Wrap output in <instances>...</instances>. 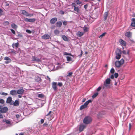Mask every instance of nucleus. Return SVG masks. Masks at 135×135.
<instances>
[{"mask_svg":"<svg viewBox=\"0 0 135 135\" xmlns=\"http://www.w3.org/2000/svg\"><path fill=\"white\" fill-rule=\"evenodd\" d=\"M92 120L91 117L89 116H87L85 117L83 120V122L85 124H88L90 123Z\"/></svg>","mask_w":135,"mask_h":135,"instance_id":"obj_1","label":"nucleus"},{"mask_svg":"<svg viewBox=\"0 0 135 135\" xmlns=\"http://www.w3.org/2000/svg\"><path fill=\"white\" fill-rule=\"evenodd\" d=\"M124 61L123 59H122L120 61H116L115 63L116 67L118 68H120L124 63Z\"/></svg>","mask_w":135,"mask_h":135,"instance_id":"obj_2","label":"nucleus"},{"mask_svg":"<svg viewBox=\"0 0 135 135\" xmlns=\"http://www.w3.org/2000/svg\"><path fill=\"white\" fill-rule=\"evenodd\" d=\"M54 114L53 112H52L51 111H50L46 115V116L47 117V118L49 120H51L54 117Z\"/></svg>","mask_w":135,"mask_h":135,"instance_id":"obj_3","label":"nucleus"},{"mask_svg":"<svg viewBox=\"0 0 135 135\" xmlns=\"http://www.w3.org/2000/svg\"><path fill=\"white\" fill-rule=\"evenodd\" d=\"M52 88L55 91H56L57 89V83L56 82H53L52 83Z\"/></svg>","mask_w":135,"mask_h":135,"instance_id":"obj_4","label":"nucleus"},{"mask_svg":"<svg viewBox=\"0 0 135 135\" xmlns=\"http://www.w3.org/2000/svg\"><path fill=\"white\" fill-rule=\"evenodd\" d=\"M8 110V108L7 107H4L2 108L0 110V112L1 113H6Z\"/></svg>","mask_w":135,"mask_h":135,"instance_id":"obj_5","label":"nucleus"},{"mask_svg":"<svg viewBox=\"0 0 135 135\" xmlns=\"http://www.w3.org/2000/svg\"><path fill=\"white\" fill-rule=\"evenodd\" d=\"M4 60L6 61L4 62V63L6 64L10 63L11 61V59L7 56L5 57H4Z\"/></svg>","mask_w":135,"mask_h":135,"instance_id":"obj_6","label":"nucleus"},{"mask_svg":"<svg viewBox=\"0 0 135 135\" xmlns=\"http://www.w3.org/2000/svg\"><path fill=\"white\" fill-rule=\"evenodd\" d=\"M3 121L5 122L8 125L7 127H10L12 126V124L10 120H6V119H4Z\"/></svg>","mask_w":135,"mask_h":135,"instance_id":"obj_7","label":"nucleus"},{"mask_svg":"<svg viewBox=\"0 0 135 135\" xmlns=\"http://www.w3.org/2000/svg\"><path fill=\"white\" fill-rule=\"evenodd\" d=\"M24 20L26 22H34L36 20L34 18H26L24 19Z\"/></svg>","mask_w":135,"mask_h":135,"instance_id":"obj_8","label":"nucleus"},{"mask_svg":"<svg viewBox=\"0 0 135 135\" xmlns=\"http://www.w3.org/2000/svg\"><path fill=\"white\" fill-rule=\"evenodd\" d=\"M12 98L11 97H9L7 99L6 103H9L11 105H13V103L12 102Z\"/></svg>","mask_w":135,"mask_h":135,"instance_id":"obj_9","label":"nucleus"},{"mask_svg":"<svg viewBox=\"0 0 135 135\" xmlns=\"http://www.w3.org/2000/svg\"><path fill=\"white\" fill-rule=\"evenodd\" d=\"M32 61H36L37 62L41 61L40 59L33 56H32Z\"/></svg>","mask_w":135,"mask_h":135,"instance_id":"obj_10","label":"nucleus"},{"mask_svg":"<svg viewBox=\"0 0 135 135\" xmlns=\"http://www.w3.org/2000/svg\"><path fill=\"white\" fill-rule=\"evenodd\" d=\"M86 126L83 124H81L80 125L79 127V130L80 132L83 131V130L85 128Z\"/></svg>","mask_w":135,"mask_h":135,"instance_id":"obj_11","label":"nucleus"},{"mask_svg":"<svg viewBox=\"0 0 135 135\" xmlns=\"http://www.w3.org/2000/svg\"><path fill=\"white\" fill-rule=\"evenodd\" d=\"M20 13L25 15L27 16H28L30 15L25 10H21L20 11Z\"/></svg>","mask_w":135,"mask_h":135,"instance_id":"obj_12","label":"nucleus"},{"mask_svg":"<svg viewBox=\"0 0 135 135\" xmlns=\"http://www.w3.org/2000/svg\"><path fill=\"white\" fill-rule=\"evenodd\" d=\"M125 35L128 38H131L132 37V33L130 31L127 32L125 33Z\"/></svg>","mask_w":135,"mask_h":135,"instance_id":"obj_13","label":"nucleus"},{"mask_svg":"<svg viewBox=\"0 0 135 135\" xmlns=\"http://www.w3.org/2000/svg\"><path fill=\"white\" fill-rule=\"evenodd\" d=\"M57 21V18L56 17H54L51 18L50 21V22L51 24H54Z\"/></svg>","mask_w":135,"mask_h":135,"instance_id":"obj_14","label":"nucleus"},{"mask_svg":"<svg viewBox=\"0 0 135 135\" xmlns=\"http://www.w3.org/2000/svg\"><path fill=\"white\" fill-rule=\"evenodd\" d=\"M50 37V35L48 34H45L41 36L42 39L45 40H47L49 39Z\"/></svg>","mask_w":135,"mask_h":135,"instance_id":"obj_15","label":"nucleus"},{"mask_svg":"<svg viewBox=\"0 0 135 135\" xmlns=\"http://www.w3.org/2000/svg\"><path fill=\"white\" fill-rule=\"evenodd\" d=\"M119 42L122 46H125L126 45V42L122 39H120L119 40Z\"/></svg>","mask_w":135,"mask_h":135,"instance_id":"obj_16","label":"nucleus"},{"mask_svg":"<svg viewBox=\"0 0 135 135\" xmlns=\"http://www.w3.org/2000/svg\"><path fill=\"white\" fill-rule=\"evenodd\" d=\"M24 91V90L23 89H18L17 91V94L22 95Z\"/></svg>","mask_w":135,"mask_h":135,"instance_id":"obj_17","label":"nucleus"},{"mask_svg":"<svg viewBox=\"0 0 135 135\" xmlns=\"http://www.w3.org/2000/svg\"><path fill=\"white\" fill-rule=\"evenodd\" d=\"M10 94L12 95H16L17 94V91L15 90H11L10 91Z\"/></svg>","mask_w":135,"mask_h":135,"instance_id":"obj_18","label":"nucleus"},{"mask_svg":"<svg viewBox=\"0 0 135 135\" xmlns=\"http://www.w3.org/2000/svg\"><path fill=\"white\" fill-rule=\"evenodd\" d=\"M74 10L76 12V14H79L80 12V10H79V8L78 7H75L74 8Z\"/></svg>","mask_w":135,"mask_h":135,"instance_id":"obj_19","label":"nucleus"},{"mask_svg":"<svg viewBox=\"0 0 135 135\" xmlns=\"http://www.w3.org/2000/svg\"><path fill=\"white\" fill-rule=\"evenodd\" d=\"M122 51L120 49H117L115 51V54H121Z\"/></svg>","mask_w":135,"mask_h":135,"instance_id":"obj_20","label":"nucleus"},{"mask_svg":"<svg viewBox=\"0 0 135 135\" xmlns=\"http://www.w3.org/2000/svg\"><path fill=\"white\" fill-rule=\"evenodd\" d=\"M13 104L15 106H18L19 105V102L18 100H16L13 103Z\"/></svg>","mask_w":135,"mask_h":135,"instance_id":"obj_21","label":"nucleus"},{"mask_svg":"<svg viewBox=\"0 0 135 135\" xmlns=\"http://www.w3.org/2000/svg\"><path fill=\"white\" fill-rule=\"evenodd\" d=\"M35 81L36 82L40 83L41 81V79L40 77L38 76L36 77Z\"/></svg>","mask_w":135,"mask_h":135,"instance_id":"obj_22","label":"nucleus"},{"mask_svg":"<svg viewBox=\"0 0 135 135\" xmlns=\"http://www.w3.org/2000/svg\"><path fill=\"white\" fill-rule=\"evenodd\" d=\"M108 14V12H106L104 13V14L103 18L104 20H105L107 19Z\"/></svg>","mask_w":135,"mask_h":135,"instance_id":"obj_23","label":"nucleus"},{"mask_svg":"<svg viewBox=\"0 0 135 135\" xmlns=\"http://www.w3.org/2000/svg\"><path fill=\"white\" fill-rule=\"evenodd\" d=\"M56 26L57 27H60L62 25V23L61 21H58L56 23Z\"/></svg>","mask_w":135,"mask_h":135,"instance_id":"obj_24","label":"nucleus"},{"mask_svg":"<svg viewBox=\"0 0 135 135\" xmlns=\"http://www.w3.org/2000/svg\"><path fill=\"white\" fill-rule=\"evenodd\" d=\"M84 34V33L80 31H78L76 33V35L78 37H81Z\"/></svg>","mask_w":135,"mask_h":135,"instance_id":"obj_25","label":"nucleus"},{"mask_svg":"<svg viewBox=\"0 0 135 135\" xmlns=\"http://www.w3.org/2000/svg\"><path fill=\"white\" fill-rule=\"evenodd\" d=\"M105 83L106 84L109 85L110 84V79L109 78H107L105 81Z\"/></svg>","mask_w":135,"mask_h":135,"instance_id":"obj_26","label":"nucleus"},{"mask_svg":"<svg viewBox=\"0 0 135 135\" xmlns=\"http://www.w3.org/2000/svg\"><path fill=\"white\" fill-rule=\"evenodd\" d=\"M121 54H115V58L117 59H119L121 57Z\"/></svg>","mask_w":135,"mask_h":135,"instance_id":"obj_27","label":"nucleus"},{"mask_svg":"<svg viewBox=\"0 0 135 135\" xmlns=\"http://www.w3.org/2000/svg\"><path fill=\"white\" fill-rule=\"evenodd\" d=\"M11 26L12 28L14 29H16L17 27V25L14 23H12Z\"/></svg>","mask_w":135,"mask_h":135,"instance_id":"obj_28","label":"nucleus"},{"mask_svg":"<svg viewBox=\"0 0 135 135\" xmlns=\"http://www.w3.org/2000/svg\"><path fill=\"white\" fill-rule=\"evenodd\" d=\"M62 38L65 41H66L68 40L67 37L64 35H62Z\"/></svg>","mask_w":135,"mask_h":135,"instance_id":"obj_29","label":"nucleus"},{"mask_svg":"<svg viewBox=\"0 0 135 135\" xmlns=\"http://www.w3.org/2000/svg\"><path fill=\"white\" fill-rule=\"evenodd\" d=\"M44 97V95L42 94H39L38 95V98H43Z\"/></svg>","mask_w":135,"mask_h":135,"instance_id":"obj_30","label":"nucleus"},{"mask_svg":"<svg viewBox=\"0 0 135 135\" xmlns=\"http://www.w3.org/2000/svg\"><path fill=\"white\" fill-rule=\"evenodd\" d=\"M66 59L68 61H72V58L71 57H69V56H67L66 57Z\"/></svg>","mask_w":135,"mask_h":135,"instance_id":"obj_31","label":"nucleus"},{"mask_svg":"<svg viewBox=\"0 0 135 135\" xmlns=\"http://www.w3.org/2000/svg\"><path fill=\"white\" fill-rule=\"evenodd\" d=\"M98 94V92L95 93L92 96L93 98H94L96 97Z\"/></svg>","mask_w":135,"mask_h":135,"instance_id":"obj_32","label":"nucleus"},{"mask_svg":"<svg viewBox=\"0 0 135 135\" xmlns=\"http://www.w3.org/2000/svg\"><path fill=\"white\" fill-rule=\"evenodd\" d=\"M86 107H85L84 105H83L81 106L80 107V110H82L83 109H84V108H86Z\"/></svg>","mask_w":135,"mask_h":135,"instance_id":"obj_33","label":"nucleus"},{"mask_svg":"<svg viewBox=\"0 0 135 135\" xmlns=\"http://www.w3.org/2000/svg\"><path fill=\"white\" fill-rule=\"evenodd\" d=\"M75 2L77 4H80L82 3V2L79 0H76L75 1Z\"/></svg>","mask_w":135,"mask_h":135,"instance_id":"obj_34","label":"nucleus"},{"mask_svg":"<svg viewBox=\"0 0 135 135\" xmlns=\"http://www.w3.org/2000/svg\"><path fill=\"white\" fill-rule=\"evenodd\" d=\"M73 73L71 72L69 73L67 75L66 77H71L72 76Z\"/></svg>","mask_w":135,"mask_h":135,"instance_id":"obj_35","label":"nucleus"},{"mask_svg":"<svg viewBox=\"0 0 135 135\" xmlns=\"http://www.w3.org/2000/svg\"><path fill=\"white\" fill-rule=\"evenodd\" d=\"M92 102V101L90 99L88 100L85 103L86 104L88 105V104L90 103H91Z\"/></svg>","mask_w":135,"mask_h":135,"instance_id":"obj_36","label":"nucleus"},{"mask_svg":"<svg viewBox=\"0 0 135 135\" xmlns=\"http://www.w3.org/2000/svg\"><path fill=\"white\" fill-rule=\"evenodd\" d=\"M106 34V32H105L103 33L101 35H100V36H99V38H102L104 36L105 34Z\"/></svg>","mask_w":135,"mask_h":135,"instance_id":"obj_37","label":"nucleus"},{"mask_svg":"<svg viewBox=\"0 0 135 135\" xmlns=\"http://www.w3.org/2000/svg\"><path fill=\"white\" fill-rule=\"evenodd\" d=\"M0 94L4 95H8L7 93H4L3 92H1L0 93Z\"/></svg>","mask_w":135,"mask_h":135,"instance_id":"obj_38","label":"nucleus"},{"mask_svg":"<svg viewBox=\"0 0 135 135\" xmlns=\"http://www.w3.org/2000/svg\"><path fill=\"white\" fill-rule=\"evenodd\" d=\"M114 69L113 68H112L110 70V72L112 74H113L114 72Z\"/></svg>","mask_w":135,"mask_h":135,"instance_id":"obj_39","label":"nucleus"},{"mask_svg":"<svg viewBox=\"0 0 135 135\" xmlns=\"http://www.w3.org/2000/svg\"><path fill=\"white\" fill-rule=\"evenodd\" d=\"M54 33L55 34L57 35L59 34V31L58 30H54Z\"/></svg>","mask_w":135,"mask_h":135,"instance_id":"obj_40","label":"nucleus"},{"mask_svg":"<svg viewBox=\"0 0 135 135\" xmlns=\"http://www.w3.org/2000/svg\"><path fill=\"white\" fill-rule=\"evenodd\" d=\"M131 26L133 27H135V22H132Z\"/></svg>","mask_w":135,"mask_h":135,"instance_id":"obj_41","label":"nucleus"},{"mask_svg":"<svg viewBox=\"0 0 135 135\" xmlns=\"http://www.w3.org/2000/svg\"><path fill=\"white\" fill-rule=\"evenodd\" d=\"M4 102V100L3 99H0V103L2 104H3Z\"/></svg>","mask_w":135,"mask_h":135,"instance_id":"obj_42","label":"nucleus"},{"mask_svg":"<svg viewBox=\"0 0 135 135\" xmlns=\"http://www.w3.org/2000/svg\"><path fill=\"white\" fill-rule=\"evenodd\" d=\"M26 32L28 33L29 34H30L32 32L31 31H30V30H28V29L26 30Z\"/></svg>","mask_w":135,"mask_h":135,"instance_id":"obj_43","label":"nucleus"},{"mask_svg":"<svg viewBox=\"0 0 135 135\" xmlns=\"http://www.w3.org/2000/svg\"><path fill=\"white\" fill-rule=\"evenodd\" d=\"M15 46L16 47V48H17L18 47L19 45V43L18 42L15 43Z\"/></svg>","mask_w":135,"mask_h":135,"instance_id":"obj_44","label":"nucleus"},{"mask_svg":"<svg viewBox=\"0 0 135 135\" xmlns=\"http://www.w3.org/2000/svg\"><path fill=\"white\" fill-rule=\"evenodd\" d=\"M67 22L68 21H64L62 22L63 24L65 26L67 25Z\"/></svg>","mask_w":135,"mask_h":135,"instance_id":"obj_45","label":"nucleus"},{"mask_svg":"<svg viewBox=\"0 0 135 135\" xmlns=\"http://www.w3.org/2000/svg\"><path fill=\"white\" fill-rule=\"evenodd\" d=\"M10 30L11 31L12 33L14 35L15 34V32L13 30V29H10Z\"/></svg>","mask_w":135,"mask_h":135,"instance_id":"obj_46","label":"nucleus"},{"mask_svg":"<svg viewBox=\"0 0 135 135\" xmlns=\"http://www.w3.org/2000/svg\"><path fill=\"white\" fill-rule=\"evenodd\" d=\"M58 85L60 87H61L62 85V83L61 82H59L58 84Z\"/></svg>","mask_w":135,"mask_h":135,"instance_id":"obj_47","label":"nucleus"},{"mask_svg":"<svg viewBox=\"0 0 135 135\" xmlns=\"http://www.w3.org/2000/svg\"><path fill=\"white\" fill-rule=\"evenodd\" d=\"M114 76L115 78H117L118 76V74L117 73H115L114 74Z\"/></svg>","mask_w":135,"mask_h":135,"instance_id":"obj_48","label":"nucleus"},{"mask_svg":"<svg viewBox=\"0 0 135 135\" xmlns=\"http://www.w3.org/2000/svg\"><path fill=\"white\" fill-rule=\"evenodd\" d=\"M60 13L62 15H64L65 13V12L62 10H61L60 11Z\"/></svg>","mask_w":135,"mask_h":135,"instance_id":"obj_49","label":"nucleus"},{"mask_svg":"<svg viewBox=\"0 0 135 135\" xmlns=\"http://www.w3.org/2000/svg\"><path fill=\"white\" fill-rule=\"evenodd\" d=\"M72 5L74 8L75 7H76V6L77 5L75 3H72Z\"/></svg>","mask_w":135,"mask_h":135,"instance_id":"obj_50","label":"nucleus"},{"mask_svg":"<svg viewBox=\"0 0 135 135\" xmlns=\"http://www.w3.org/2000/svg\"><path fill=\"white\" fill-rule=\"evenodd\" d=\"M81 53L79 55V56L80 57H81L83 54V51L81 50Z\"/></svg>","mask_w":135,"mask_h":135,"instance_id":"obj_51","label":"nucleus"},{"mask_svg":"<svg viewBox=\"0 0 135 135\" xmlns=\"http://www.w3.org/2000/svg\"><path fill=\"white\" fill-rule=\"evenodd\" d=\"M129 131H130L131 130V126H132L131 124V123H129Z\"/></svg>","mask_w":135,"mask_h":135,"instance_id":"obj_52","label":"nucleus"},{"mask_svg":"<svg viewBox=\"0 0 135 135\" xmlns=\"http://www.w3.org/2000/svg\"><path fill=\"white\" fill-rule=\"evenodd\" d=\"M101 89V87L100 86H99L98 87V88L97 89V91H100Z\"/></svg>","mask_w":135,"mask_h":135,"instance_id":"obj_53","label":"nucleus"},{"mask_svg":"<svg viewBox=\"0 0 135 135\" xmlns=\"http://www.w3.org/2000/svg\"><path fill=\"white\" fill-rule=\"evenodd\" d=\"M16 118L17 119L19 118L20 117V115L19 114H17L16 115Z\"/></svg>","mask_w":135,"mask_h":135,"instance_id":"obj_54","label":"nucleus"},{"mask_svg":"<svg viewBox=\"0 0 135 135\" xmlns=\"http://www.w3.org/2000/svg\"><path fill=\"white\" fill-rule=\"evenodd\" d=\"M4 24L6 25H8L9 24V23L8 21H6L4 22Z\"/></svg>","mask_w":135,"mask_h":135,"instance_id":"obj_55","label":"nucleus"},{"mask_svg":"<svg viewBox=\"0 0 135 135\" xmlns=\"http://www.w3.org/2000/svg\"><path fill=\"white\" fill-rule=\"evenodd\" d=\"M88 6V5H87V4H86L84 6V8L85 9H86Z\"/></svg>","mask_w":135,"mask_h":135,"instance_id":"obj_56","label":"nucleus"},{"mask_svg":"<svg viewBox=\"0 0 135 135\" xmlns=\"http://www.w3.org/2000/svg\"><path fill=\"white\" fill-rule=\"evenodd\" d=\"M110 78L112 79H113L114 78V76L113 74H112L110 76Z\"/></svg>","mask_w":135,"mask_h":135,"instance_id":"obj_57","label":"nucleus"},{"mask_svg":"<svg viewBox=\"0 0 135 135\" xmlns=\"http://www.w3.org/2000/svg\"><path fill=\"white\" fill-rule=\"evenodd\" d=\"M70 54L66 52H65L64 53V55H69Z\"/></svg>","mask_w":135,"mask_h":135,"instance_id":"obj_58","label":"nucleus"},{"mask_svg":"<svg viewBox=\"0 0 135 135\" xmlns=\"http://www.w3.org/2000/svg\"><path fill=\"white\" fill-rule=\"evenodd\" d=\"M122 53L124 54H126V52L125 50H123V51H122Z\"/></svg>","mask_w":135,"mask_h":135,"instance_id":"obj_59","label":"nucleus"},{"mask_svg":"<svg viewBox=\"0 0 135 135\" xmlns=\"http://www.w3.org/2000/svg\"><path fill=\"white\" fill-rule=\"evenodd\" d=\"M3 118V116L1 114L0 112V119Z\"/></svg>","mask_w":135,"mask_h":135,"instance_id":"obj_60","label":"nucleus"},{"mask_svg":"<svg viewBox=\"0 0 135 135\" xmlns=\"http://www.w3.org/2000/svg\"><path fill=\"white\" fill-rule=\"evenodd\" d=\"M131 20L132 21V22H135V18H132L131 19Z\"/></svg>","mask_w":135,"mask_h":135,"instance_id":"obj_61","label":"nucleus"},{"mask_svg":"<svg viewBox=\"0 0 135 135\" xmlns=\"http://www.w3.org/2000/svg\"><path fill=\"white\" fill-rule=\"evenodd\" d=\"M85 100H86L85 98H84L82 100V102H84L85 101Z\"/></svg>","mask_w":135,"mask_h":135,"instance_id":"obj_62","label":"nucleus"},{"mask_svg":"<svg viewBox=\"0 0 135 135\" xmlns=\"http://www.w3.org/2000/svg\"><path fill=\"white\" fill-rule=\"evenodd\" d=\"M18 36L19 37H22V35H21V34H18Z\"/></svg>","mask_w":135,"mask_h":135,"instance_id":"obj_63","label":"nucleus"},{"mask_svg":"<svg viewBox=\"0 0 135 135\" xmlns=\"http://www.w3.org/2000/svg\"><path fill=\"white\" fill-rule=\"evenodd\" d=\"M46 77L48 79L49 81H50V80H51V79H50V78L49 77L47 76H46Z\"/></svg>","mask_w":135,"mask_h":135,"instance_id":"obj_64","label":"nucleus"}]
</instances>
